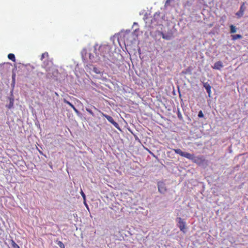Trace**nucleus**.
Wrapping results in <instances>:
<instances>
[{
    "label": "nucleus",
    "instance_id": "f257e3e1",
    "mask_svg": "<svg viewBox=\"0 0 248 248\" xmlns=\"http://www.w3.org/2000/svg\"><path fill=\"white\" fill-rule=\"evenodd\" d=\"M97 45L94 46L93 53L95 56L91 53H89V59L92 62H97L101 60L100 52L98 51Z\"/></svg>",
    "mask_w": 248,
    "mask_h": 248
},
{
    "label": "nucleus",
    "instance_id": "f03ea898",
    "mask_svg": "<svg viewBox=\"0 0 248 248\" xmlns=\"http://www.w3.org/2000/svg\"><path fill=\"white\" fill-rule=\"evenodd\" d=\"M174 151L175 153L179 154L181 156L185 157L188 158L190 160H193V159L195 157L193 155L190 154L187 152H183L180 149H174Z\"/></svg>",
    "mask_w": 248,
    "mask_h": 248
},
{
    "label": "nucleus",
    "instance_id": "7ed1b4c3",
    "mask_svg": "<svg viewBox=\"0 0 248 248\" xmlns=\"http://www.w3.org/2000/svg\"><path fill=\"white\" fill-rule=\"evenodd\" d=\"M174 151L175 153L179 154L181 156L185 157L188 158L190 160H193V159L195 157L193 155L190 154L187 152H183L180 149H174Z\"/></svg>",
    "mask_w": 248,
    "mask_h": 248
},
{
    "label": "nucleus",
    "instance_id": "20e7f679",
    "mask_svg": "<svg viewBox=\"0 0 248 248\" xmlns=\"http://www.w3.org/2000/svg\"><path fill=\"white\" fill-rule=\"evenodd\" d=\"M51 63V62L47 60L45 61L42 64V66L43 68H46V71L47 72V73L46 75V78H52L53 76H54V77H56V76L54 75V73H56V74L57 73V70H55L54 72L52 73V74H51V73L50 72H48V70L47 69V66H48Z\"/></svg>",
    "mask_w": 248,
    "mask_h": 248
},
{
    "label": "nucleus",
    "instance_id": "39448f33",
    "mask_svg": "<svg viewBox=\"0 0 248 248\" xmlns=\"http://www.w3.org/2000/svg\"><path fill=\"white\" fill-rule=\"evenodd\" d=\"M110 50V47L108 45H101L98 48V51L100 52V55L105 58V54L108 53Z\"/></svg>",
    "mask_w": 248,
    "mask_h": 248
},
{
    "label": "nucleus",
    "instance_id": "423d86ee",
    "mask_svg": "<svg viewBox=\"0 0 248 248\" xmlns=\"http://www.w3.org/2000/svg\"><path fill=\"white\" fill-rule=\"evenodd\" d=\"M176 222L177 223V226L180 229V231L183 232H186V222L181 217H177L176 218Z\"/></svg>",
    "mask_w": 248,
    "mask_h": 248
},
{
    "label": "nucleus",
    "instance_id": "0eeeda50",
    "mask_svg": "<svg viewBox=\"0 0 248 248\" xmlns=\"http://www.w3.org/2000/svg\"><path fill=\"white\" fill-rule=\"evenodd\" d=\"M157 185L158 192L162 194H164L167 191L166 184L163 182L159 181L157 182Z\"/></svg>",
    "mask_w": 248,
    "mask_h": 248
},
{
    "label": "nucleus",
    "instance_id": "6e6552de",
    "mask_svg": "<svg viewBox=\"0 0 248 248\" xmlns=\"http://www.w3.org/2000/svg\"><path fill=\"white\" fill-rule=\"evenodd\" d=\"M162 38L167 40H170L173 38V33L171 30L169 31L167 33L162 31L159 32V34Z\"/></svg>",
    "mask_w": 248,
    "mask_h": 248
},
{
    "label": "nucleus",
    "instance_id": "1a4fd4ad",
    "mask_svg": "<svg viewBox=\"0 0 248 248\" xmlns=\"http://www.w3.org/2000/svg\"><path fill=\"white\" fill-rule=\"evenodd\" d=\"M103 116L105 117L113 125L118 129H120L119 124L116 122L113 118L109 115L103 113Z\"/></svg>",
    "mask_w": 248,
    "mask_h": 248
},
{
    "label": "nucleus",
    "instance_id": "9d476101",
    "mask_svg": "<svg viewBox=\"0 0 248 248\" xmlns=\"http://www.w3.org/2000/svg\"><path fill=\"white\" fill-rule=\"evenodd\" d=\"M246 9V6H245V2H243L241 4L239 10L235 14L236 16H237V18L241 17L243 15L244 11Z\"/></svg>",
    "mask_w": 248,
    "mask_h": 248
},
{
    "label": "nucleus",
    "instance_id": "9b49d317",
    "mask_svg": "<svg viewBox=\"0 0 248 248\" xmlns=\"http://www.w3.org/2000/svg\"><path fill=\"white\" fill-rule=\"evenodd\" d=\"M11 93H12L11 97H9V103L8 104H7L6 105V107L7 108H8L9 109H11L13 107V106H14V99L13 97V95L12 94V92Z\"/></svg>",
    "mask_w": 248,
    "mask_h": 248
},
{
    "label": "nucleus",
    "instance_id": "f8f14e48",
    "mask_svg": "<svg viewBox=\"0 0 248 248\" xmlns=\"http://www.w3.org/2000/svg\"><path fill=\"white\" fill-rule=\"evenodd\" d=\"M64 102L67 104V105H68L70 107H71L72 109H73V110L75 111V112L76 113V114L79 116L81 113L75 107V106L71 103H70L69 101H67L66 100H64Z\"/></svg>",
    "mask_w": 248,
    "mask_h": 248
},
{
    "label": "nucleus",
    "instance_id": "ddd939ff",
    "mask_svg": "<svg viewBox=\"0 0 248 248\" xmlns=\"http://www.w3.org/2000/svg\"><path fill=\"white\" fill-rule=\"evenodd\" d=\"M203 87L206 89V92L208 94L209 97H211V86L207 82H205V83H203Z\"/></svg>",
    "mask_w": 248,
    "mask_h": 248
},
{
    "label": "nucleus",
    "instance_id": "4468645a",
    "mask_svg": "<svg viewBox=\"0 0 248 248\" xmlns=\"http://www.w3.org/2000/svg\"><path fill=\"white\" fill-rule=\"evenodd\" d=\"M223 67L222 62L221 61H218L215 63L213 68L217 70H220V69Z\"/></svg>",
    "mask_w": 248,
    "mask_h": 248
},
{
    "label": "nucleus",
    "instance_id": "2eb2a0df",
    "mask_svg": "<svg viewBox=\"0 0 248 248\" xmlns=\"http://www.w3.org/2000/svg\"><path fill=\"white\" fill-rule=\"evenodd\" d=\"M90 70L95 74H100L102 73V71L100 69L97 68L93 65H91L90 68Z\"/></svg>",
    "mask_w": 248,
    "mask_h": 248
},
{
    "label": "nucleus",
    "instance_id": "dca6fc26",
    "mask_svg": "<svg viewBox=\"0 0 248 248\" xmlns=\"http://www.w3.org/2000/svg\"><path fill=\"white\" fill-rule=\"evenodd\" d=\"M12 83H11V86L14 88L15 86V83H16V74L14 72V69L13 70V72H12Z\"/></svg>",
    "mask_w": 248,
    "mask_h": 248
},
{
    "label": "nucleus",
    "instance_id": "f3484780",
    "mask_svg": "<svg viewBox=\"0 0 248 248\" xmlns=\"http://www.w3.org/2000/svg\"><path fill=\"white\" fill-rule=\"evenodd\" d=\"M160 15V13H158V12L155 13L154 16V18H153V20H155V21H157L158 22L159 20Z\"/></svg>",
    "mask_w": 248,
    "mask_h": 248
},
{
    "label": "nucleus",
    "instance_id": "a211bd4d",
    "mask_svg": "<svg viewBox=\"0 0 248 248\" xmlns=\"http://www.w3.org/2000/svg\"><path fill=\"white\" fill-rule=\"evenodd\" d=\"M230 33H234L236 32V28L235 26L233 25H231L230 26Z\"/></svg>",
    "mask_w": 248,
    "mask_h": 248
},
{
    "label": "nucleus",
    "instance_id": "6ab92c4d",
    "mask_svg": "<svg viewBox=\"0 0 248 248\" xmlns=\"http://www.w3.org/2000/svg\"><path fill=\"white\" fill-rule=\"evenodd\" d=\"M87 49L85 48H83L81 51V55L83 59H85L86 57Z\"/></svg>",
    "mask_w": 248,
    "mask_h": 248
},
{
    "label": "nucleus",
    "instance_id": "aec40b11",
    "mask_svg": "<svg viewBox=\"0 0 248 248\" xmlns=\"http://www.w3.org/2000/svg\"><path fill=\"white\" fill-rule=\"evenodd\" d=\"M8 58L9 59L12 60L13 62L16 61V58L15 55L13 53H10L8 55Z\"/></svg>",
    "mask_w": 248,
    "mask_h": 248
},
{
    "label": "nucleus",
    "instance_id": "412c9836",
    "mask_svg": "<svg viewBox=\"0 0 248 248\" xmlns=\"http://www.w3.org/2000/svg\"><path fill=\"white\" fill-rule=\"evenodd\" d=\"M11 242L12 248H20L19 246L13 240H11Z\"/></svg>",
    "mask_w": 248,
    "mask_h": 248
},
{
    "label": "nucleus",
    "instance_id": "4be33fe9",
    "mask_svg": "<svg viewBox=\"0 0 248 248\" xmlns=\"http://www.w3.org/2000/svg\"><path fill=\"white\" fill-rule=\"evenodd\" d=\"M233 40H237L239 39H241L242 38V36L240 34H235L232 35Z\"/></svg>",
    "mask_w": 248,
    "mask_h": 248
},
{
    "label": "nucleus",
    "instance_id": "5701e85b",
    "mask_svg": "<svg viewBox=\"0 0 248 248\" xmlns=\"http://www.w3.org/2000/svg\"><path fill=\"white\" fill-rule=\"evenodd\" d=\"M48 57V54L47 52H46L42 54L41 60L42 61L43 60V59H44L46 57L47 58Z\"/></svg>",
    "mask_w": 248,
    "mask_h": 248
},
{
    "label": "nucleus",
    "instance_id": "b1692460",
    "mask_svg": "<svg viewBox=\"0 0 248 248\" xmlns=\"http://www.w3.org/2000/svg\"><path fill=\"white\" fill-rule=\"evenodd\" d=\"M173 1L174 0H167L165 4V6L167 7L168 6L170 5V3Z\"/></svg>",
    "mask_w": 248,
    "mask_h": 248
},
{
    "label": "nucleus",
    "instance_id": "393cba45",
    "mask_svg": "<svg viewBox=\"0 0 248 248\" xmlns=\"http://www.w3.org/2000/svg\"><path fill=\"white\" fill-rule=\"evenodd\" d=\"M57 245L61 248H65L64 244L62 243L61 241H58L57 243Z\"/></svg>",
    "mask_w": 248,
    "mask_h": 248
},
{
    "label": "nucleus",
    "instance_id": "a878e982",
    "mask_svg": "<svg viewBox=\"0 0 248 248\" xmlns=\"http://www.w3.org/2000/svg\"><path fill=\"white\" fill-rule=\"evenodd\" d=\"M198 116L199 118H203V117H204L203 113V112H202V110H200L199 111L198 114Z\"/></svg>",
    "mask_w": 248,
    "mask_h": 248
},
{
    "label": "nucleus",
    "instance_id": "bb28decb",
    "mask_svg": "<svg viewBox=\"0 0 248 248\" xmlns=\"http://www.w3.org/2000/svg\"><path fill=\"white\" fill-rule=\"evenodd\" d=\"M86 110L89 113H90L93 116H94V114H93V112L92 111V110L91 109L88 108H86Z\"/></svg>",
    "mask_w": 248,
    "mask_h": 248
},
{
    "label": "nucleus",
    "instance_id": "cd10ccee",
    "mask_svg": "<svg viewBox=\"0 0 248 248\" xmlns=\"http://www.w3.org/2000/svg\"><path fill=\"white\" fill-rule=\"evenodd\" d=\"M177 115H178V117L179 118V119H182V116L179 111H178Z\"/></svg>",
    "mask_w": 248,
    "mask_h": 248
},
{
    "label": "nucleus",
    "instance_id": "c85d7f7f",
    "mask_svg": "<svg viewBox=\"0 0 248 248\" xmlns=\"http://www.w3.org/2000/svg\"><path fill=\"white\" fill-rule=\"evenodd\" d=\"M81 196L83 197V198L84 200H85L86 196H85V194L84 193V192L82 191H81Z\"/></svg>",
    "mask_w": 248,
    "mask_h": 248
},
{
    "label": "nucleus",
    "instance_id": "c756f323",
    "mask_svg": "<svg viewBox=\"0 0 248 248\" xmlns=\"http://www.w3.org/2000/svg\"><path fill=\"white\" fill-rule=\"evenodd\" d=\"M187 5L188 6H190L191 5V3H189L188 1L187 2Z\"/></svg>",
    "mask_w": 248,
    "mask_h": 248
},
{
    "label": "nucleus",
    "instance_id": "7c9ffc66",
    "mask_svg": "<svg viewBox=\"0 0 248 248\" xmlns=\"http://www.w3.org/2000/svg\"><path fill=\"white\" fill-rule=\"evenodd\" d=\"M39 153H40V154H41V155H43V153H42L41 151H39Z\"/></svg>",
    "mask_w": 248,
    "mask_h": 248
},
{
    "label": "nucleus",
    "instance_id": "2f4dec72",
    "mask_svg": "<svg viewBox=\"0 0 248 248\" xmlns=\"http://www.w3.org/2000/svg\"><path fill=\"white\" fill-rule=\"evenodd\" d=\"M134 24L135 25H137V23H136V22H135V23H134Z\"/></svg>",
    "mask_w": 248,
    "mask_h": 248
}]
</instances>
